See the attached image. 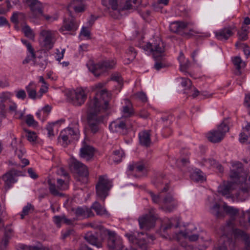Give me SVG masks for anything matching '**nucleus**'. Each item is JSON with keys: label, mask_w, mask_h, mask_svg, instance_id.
I'll list each match as a JSON object with an SVG mask.
<instances>
[{"label": "nucleus", "mask_w": 250, "mask_h": 250, "mask_svg": "<svg viewBox=\"0 0 250 250\" xmlns=\"http://www.w3.org/2000/svg\"><path fill=\"white\" fill-rule=\"evenodd\" d=\"M28 51L31 54V57L33 59L36 58V54L34 48L32 47L30 43L26 45Z\"/></svg>", "instance_id": "obj_53"}, {"label": "nucleus", "mask_w": 250, "mask_h": 250, "mask_svg": "<svg viewBox=\"0 0 250 250\" xmlns=\"http://www.w3.org/2000/svg\"><path fill=\"white\" fill-rule=\"evenodd\" d=\"M204 165L206 166H216V162L215 160L211 158L204 159L203 160Z\"/></svg>", "instance_id": "obj_46"}, {"label": "nucleus", "mask_w": 250, "mask_h": 250, "mask_svg": "<svg viewBox=\"0 0 250 250\" xmlns=\"http://www.w3.org/2000/svg\"><path fill=\"white\" fill-rule=\"evenodd\" d=\"M137 0H133V1H132L131 0H129L127 1L123 9L128 10L132 8V6L131 4V2H133L135 4L137 3Z\"/></svg>", "instance_id": "obj_52"}, {"label": "nucleus", "mask_w": 250, "mask_h": 250, "mask_svg": "<svg viewBox=\"0 0 250 250\" xmlns=\"http://www.w3.org/2000/svg\"><path fill=\"white\" fill-rule=\"evenodd\" d=\"M190 178L195 182H202L205 180L203 173L200 170L193 172L190 174Z\"/></svg>", "instance_id": "obj_32"}, {"label": "nucleus", "mask_w": 250, "mask_h": 250, "mask_svg": "<svg viewBox=\"0 0 250 250\" xmlns=\"http://www.w3.org/2000/svg\"><path fill=\"white\" fill-rule=\"evenodd\" d=\"M131 127V125L128 120L125 121H117L113 122L109 125V129L114 132H119L123 135H125L127 132V130Z\"/></svg>", "instance_id": "obj_9"}, {"label": "nucleus", "mask_w": 250, "mask_h": 250, "mask_svg": "<svg viewBox=\"0 0 250 250\" xmlns=\"http://www.w3.org/2000/svg\"><path fill=\"white\" fill-rule=\"evenodd\" d=\"M48 88V87L47 84H43L41 86L39 91L40 93H41V95L39 96V98L42 97L43 93H45L47 91Z\"/></svg>", "instance_id": "obj_58"}, {"label": "nucleus", "mask_w": 250, "mask_h": 250, "mask_svg": "<svg viewBox=\"0 0 250 250\" xmlns=\"http://www.w3.org/2000/svg\"><path fill=\"white\" fill-rule=\"evenodd\" d=\"M70 102L75 106H80L83 104L87 96L83 90L78 88L76 90L70 92L69 95Z\"/></svg>", "instance_id": "obj_8"}, {"label": "nucleus", "mask_w": 250, "mask_h": 250, "mask_svg": "<svg viewBox=\"0 0 250 250\" xmlns=\"http://www.w3.org/2000/svg\"><path fill=\"white\" fill-rule=\"evenodd\" d=\"M75 213L77 216L83 218H89L94 216V214L91 208L86 207L77 208L75 209Z\"/></svg>", "instance_id": "obj_21"}, {"label": "nucleus", "mask_w": 250, "mask_h": 250, "mask_svg": "<svg viewBox=\"0 0 250 250\" xmlns=\"http://www.w3.org/2000/svg\"><path fill=\"white\" fill-rule=\"evenodd\" d=\"M112 187V181L106 175H100L96 185L97 196L104 201Z\"/></svg>", "instance_id": "obj_2"}, {"label": "nucleus", "mask_w": 250, "mask_h": 250, "mask_svg": "<svg viewBox=\"0 0 250 250\" xmlns=\"http://www.w3.org/2000/svg\"><path fill=\"white\" fill-rule=\"evenodd\" d=\"M229 130L228 124L224 121L219 125L217 130H213L207 134L208 140L213 143L221 142L224 138L226 132Z\"/></svg>", "instance_id": "obj_3"}, {"label": "nucleus", "mask_w": 250, "mask_h": 250, "mask_svg": "<svg viewBox=\"0 0 250 250\" xmlns=\"http://www.w3.org/2000/svg\"><path fill=\"white\" fill-rule=\"evenodd\" d=\"M21 14V13L19 12L14 13L11 17V21L14 23H18L19 22L18 16Z\"/></svg>", "instance_id": "obj_50"}, {"label": "nucleus", "mask_w": 250, "mask_h": 250, "mask_svg": "<svg viewBox=\"0 0 250 250\" xmlns=\"http://www.w3.org/2000/svg\"><path fill=\"white\" fill-rule=\"evenodd\" d=\"M145 49L150 50L154 59L157 61L155 64L156 69L159 70L164 66L163 63L159 62L163 61L165 57V46L160 39L156 40L154 43H147Z\"/></svg>", "instance_id": "obj_1"}, {"label": "nucleus", "mask_w": 250, "mask_h": 250, "mask_svg": "<svg viewBox=\"0 0 250 250\" xmlns=\"http://www.w3.org/2000/svg\"><path fill=\"white\" fill-rule=\"evenodd\" d=\"M21 30L25 37L31 40L34 39L35 37V34L32 29L28 25H25L22 27Z\"/></svg>", "instance_id": "obj_34"}, {"label": "nucleus", "mask_w": 250, "mask_h": 250, "mask_svg": "<svg viewBox=\"0 0 250 250\" xmlns=\"http://www.w3.org/2000/svg\"><path fill=\"white\" fill-rule=\"evenodd\" d=\"M123 112L125 117H129L134 114L133 108L130 106H124L123 107Z\"/></svg>", "instance_id": "obj_38"}, {"label": "nucleus", "mask_w": 250, "mask_h": 250, "mask_svg": "<svg viewBox=\"0 0 250 250\" xmlns=\"http://www.w3.org/2000/svg\"><path fill=\"white\" fill-rule=\"evenodd\" d=\"M28 140L30 142H34L36 141L37 136L34 132L28 131L27 134Z\"/></svg>", "instance_id": "obj_47"}, {"label": "nucleus", "mask_w": 250, "mask_h": 250, "mask_svg": "<svg viewBox=\"0 0 250 250\" xmlns=\"http://www.w3.org/2000/svg\"><path fill=\"white\" fill-rule=\"evenodd\" d=\"M98 100L102 101V103L105 107L108 108V103L111 98V95L108 93L106 89L97 91L95 96Z\"/></svg>", "instance_id": "obj_17"}, {"label": "nucleus", "mask_w": 250, "mask_h": 250, "mask_svg": "<svg viewBox=\"0 0 250 250\" xmlns=\"http://www.w3.org/2000/svg\"><path fill=\"white\" fill-rule=\"evenodd\" d=\"M244 103L246 106L250 107V95L246 96Z\"/></svg>", "instance_id": "obj_64"}, {"label": "nucleus", "mask_w": 250, "mask_h": 250, "mask_svg": "<svg viewBox=\"0 0 250 250\" xmlns=\"http://www.w3.org/2000/svg\"><path fill=\"white\" fill-rule=\"evenodd\" d=\"M25 123L28 126H35L37 125V122L35 121L32 115L29 114L26 116Z\"/></svg>", "instance_id": "obj_40"}, {"label": "nucleus", "mask_w": 250, "mask_h": 250, "mask_svg": "<svg viewBox=\"0 0 250 250\" xmlns=\"http://www.w3.org/2000/svg\"><path fill=\"white\" fill-rule=\"evenodd\" d=\"M170 30L175 33H178L183 36L188 37L190 33L188 31H192L191 30H188V24L182 21H174L172 22L169 26Z\"/></svg>", "instance_id": "obj_10"}, {"label": "nucleus", "mask_w": 250, "mask_h": 250, "mask_svg": "<svg viewBox=\"0 0 250 250\" xmlns=\"http://www.w3.org/2000/svg\"><path fill=\"white\" fill-rule=\"evenodd\" d=\"M91 208L93 209L97 215H103L107 214L106 210L98 202H95L92 205Z\"/></svg>", "instance_id": "obj_29"}, {"label": "nucleus", "mask_w": 250, "mask_h": 250, "mask_svg": "<svg viewBox=\"0 0 250 250\" xmlns=\"http://www.w3.org/2000/svg\"><path fill=\"white\" fill-rule=\"evenodd\" d=\"M26 90L30 98L34 100L36 98L37 93L33 83H30L26 87Z\"/></svg>", "instance_id": "obj_33"}, {"label": "nucleus", "mask_w": 250, "mask_h": 250, "mask_svg": "<svg viewBox=\"0 0 250 250\" xmlns=\"http://www.w3.org/2000/svg\"><path fill=\"white\" fill-rule=\"evenodd\" d=\"M107 109L102 101L98 100L95 97L89 99L86 104V113L89 115L103 116L102 113Z\"/></svg>", "instance_id": "obj_4"}, {"label": "nucleus", "mask_w": 250, "mask_h": 250, "mask_svg": "<svg viewBox=\"0 0 250 250\" xmlns=\"http://www.w3.org/2000/svg\"><path fill=\"white\" fill-rule=\"evenodd\" d=\"M54 125V123L49 124L46 129L48 130V134L49 136H54L53 125Z\"/></svg>", "instance_id": "obj_57"}, {"label": "nucleus", "mask_w": 250, "mask_h": 250, "mask_svg": "<svg viewBox=\"0 0 250 250\" xmlns=\"http://www.w3.org/2000/svg\"><path fill=\"white\" fill-rule=\"evenodd\" d=\"M232 61L236 68L235 74L238 76L242 74L241 69L244 68L246 66L245 62L238 56L235 57Z\"/></svg>", "instance_id": "obj_26"}, {"label": "nucleus", "mask_w": 250, "mask_h": 250, "mask_svg": "<svg viewBox=\"0 0 250 250\" xmlns=\"http://www.w3.org/2000/svg\"><path fill=\"white\" fill-rule=\"evenodd\" d=\"M188 238L189 241H197L199 238V235L198 234H193L190 235H187L186 236Z\"/></svg>", "instance_id": "obj_62"}, {"label": "nucleus", "mask_w": 250, "mask_h": 250, "mask_svg": "<svg viewBox=\"0 0 250 250\" xmlns=\"http://www.w3.org/2000/svg\"><path fill=\"white\" fill-rule=\"evenodd\" d=\"M16 174L15 170H11L3 175L2 179L4 181L5 186L7 188H10L11 185L16 182L15 179Z\"/></svg>", "instance_id": "obj_23"}, {"label": "nucleus", "mask_w": 250, "mask_h": 250, "mask_svg": "<svg viewBox=\"0 0 250 250\" xmlns=\"http://www.w3.org/2000/svg\"><path fill=\"white\" fill-rule=\"evenodd\" d=\"M28 51L31 54V57L33 59L36 58V54L34 48L32 47L30 43L26 45Z\"/></svg>", "instance_id": "obj_54"}, {"label": "nucleus", "mask_w": 250, "mask_h": 250, "mask_svg": "<svg viewBox=\"0 0 250 250\" xmlns=\"http://www.w3.org/2000/svg\"><path fill=\"white\" fill-rule=\"evenodd\" d=\"M64 132L68 135V136L71 137L73 139L77 138V133L75 132L72 128L68 127L64 130Z\"/></svg>", "instance_id": "obj_42"}, {"label": "nucleus", "mask_w": 250, "mask_h": 250, "mask_svg": "<svg viewBox=\"0 0 250 250\" xmlns=\"http://www.w3.org/2000/svg\"><path fill=\"white\" fill-rule=\"evenodd\" d=\"M94 148L90 146H85L81 148L80 151V156L81 157L89 160L93 157L94 155Z\"/></svg>", "instance_id": "obj_24"}, {"label": "nucleus", "mask_w": 250, "mask_h": 250, "mask_svg": "<svg viewBox=\"0 0 250 250\" xmlns=\"http://www.w3.org/2000/svg\"><path fill=\"white\" fill-rule=\"evenodd\" d=\"M230 232L233 233L235 239H243L247 235L244 231L238 229H234L233 222L229 221L224 228V234L229 235Z\"/></svg>", "instance_id": "obj_14"}, {"label": "nucleus", "mask_w": 250, "mask_h": 250, "mask_svg": "<svg viewBox=\"0 0 250 250\" xmlns=\"http://www.w3.org/2000/svg\"><path fill=\"white\" fill-rule=\"evenodd\" d=\"M111 80L117 82L120 85H123V79L118 73L112 74L111 76Z\"/></svg>", "instance_id": "obj_44"}, {"label": "nucleus", "mask_w": 250, "mask_h": 250, "mask_svg": "<svg viewBox=\"0 0 250 250\" xmlns=\"http://www.w3.org/2000/svg\"><path fill=\"white\" fill-rule=\"evenodd\" d=\"M104 234H101L99 238L97 232L93 233L91 232H88L85 234L84 238L89 244L99 248L102 247V241L104 239Z\"/></svg>", "instance_id": "obj_15"}, {"label": "nucleus", "mask_w": 250, "mask_h": 250, "mask_svg": "<svg viewBox=\"0 0 250 250\" xmlns=\"http://www.w3.org/2000/svg\"><path fill=\"white\" fill-rule=\"evenodd\" d=\"M72 166L73 167L74 172L80 176L86 177L88 175L87 167L82 163L73 160Z\"/></svg>", "instance_id": "obj_16"}, {"label": "nucleus", "mask_w": 250, "mask_h": 250, "mask_svg": "<svg viewBox=\"0 0 250 250\" xmlns=\"http://www.w3.org/2000/svg\"><path fill=\"white\" fill-rule=\"evenodd\" d=\"M108 1L112 10H118V4L117 0H108Z\"/></svg>", "instance_id": "obj_48"}, {"label": "nucleus", "mask_w": 250, "mask_h": 250, "mask_svg": "<svg viewBox=\"0 0 250 250\" xmlns=\"http://www.w3.org/2000/svg\"><path fill=\"white\" fill-rule=\"evenodd\" d=\"M28 173L32 178L34 179H36L38 177V175L36 174V173L34 171V170L32 168H29L28 169Z\"/></svg>", "instance_id": "obj_56"}, {"label": "nucleus", "mask_w": 250, "mask_h": 250, "mask_svg": "<svg viewBox=\"0 0 250 250\" xmlns=\"http://www.w3.org/2000/svg\"><path fill=\"white\" fill-rule=\"evenodd\" d=\"M78 27V24L74 17L70 16L65 18L63 21V24L61 30L62 31H75Z\"/></svg>", "instance_id": "obj_19"}, {"label": "nucleus", "mask_w": 250, "mask_h": 250, "mask_svg": "<svg viewBox=\"0 0 250 250\" xmlns=\"http://www.w3.org/2000/svg\"><path fill=\"white\" fill-rule=\"evenodd\" d=\"M230 177L232 180H236L239 178V175L237 171L234 170H231L230 171Z\"/></svg>", "instance_id": "obj_60"}, {"label": "nucleus", "mask_w": 250, "mask_h": 250, "mask_svg": "<svg viewBox=\"0 0 250 250\" xmlns=\"http://www.w3.org/2000/svg\"><path fill=\"white\" fill-rule=\"evenodd\" d=\"M150 132L151 130H143L139 134L140 144L145 147H148L150 146Z\"/></svg>", "instance_id": "obj_20"}, {"label": "nucleus", "mask_w": 250, "mask_h": 250, "mask_svg": "<svg viewBox=\"0 0 250 250\" xmlns=\"http://www.w3.org/2000/svg\"><path fill=\"white\" fill-rule=\"evenodd\" d=\"M245 242L246 245L248 247V250H250V239L248 235H247L243 239Z\"/></svg>", "instance_id": "obj_63"}, {"label": "nucleus", "mask_w": 250, "mask_h": 250, "mask_svg": "<svg viewBox=\"0 0 250 250\" xmlns=\"http://www.w3.org/2000/svg\"><path fill=\"white\" fill-rule=\"evenodd\" d=\"M176 206V203H172L167 205H162L161 208L166 212H170L174 209Z\"/></svg>", "instance_id": "obj_41"}, {"label": "nucleus", "mask_w": 250, "mask_h": 250, "mask_svg": "<svg viewBox=\"0 0 250 250\" xmlns=\"http://www.w3.org/2000/svg\"><path fill=\"white\" fill-rule=\"evenodd\" d=\"M182 85L185 87V89H189L192 85L191 81L188 78H181L180 79Z\"/></svg>", "instance_id": "obj_39"}, {"label": "nucleus", "mask_w": 250, "mask_h": 250, "mask_svg": "<svg viewBox=\"0 0 250 250\" xmlns=\"http://www.w3.org/2000/svg\"><path fill=\"white\" fill-rule=\"evenodd\" d=\"M34 209V207L31 204H28L27 206L24 207L23 208L22 211L24 214H28L31 210Z\"/></svg>", "instance_id": "obj_49"}, {"label": "nucleus", "mask_w": 250, "mask_h": 250, "mask_svg": "<svg viewBox=\"0 0 250 250\" xmlns=\"http://www.w3.org/2000/svg\"><path fill=\"white\" fill-rule=\"evenodd\" d=\"M157 216L155 215L154 210L151 209L148 214H146L140 217L139 223L140 228L148 230L155 226Z\"/></svg>", "instance_id": "obj_5"}, {"label": "nucleus", "mask_w": 250, "mask_h": 250, "mask_svg": "<svg viewBox=\"0 0 250 250\" xmlns=\"http://www.w3.org/2000/svg\"><path fill=\"white\" fill-rule=\"evenodd\" d=\"M162 203V205H167L175 203L173 197L170 194H167L164 198Z\"/></svg>", "instance_id": "obj_43"}, {"label": "nucleus", "mask_w": 250, "mask_h": 250, "mask_svg": "<svg viewBox=\"0 0 250 250\" xmlns=\"http://www.w3.org/2000/svg\"><path fill=\"white\" fill-rule=\"evenodd\" d=\"M224 210L225 212L230 215L231 221L232 222L235 219V216L239 213V209L232 207L227 206L226 204L223 206Z\"/></svg>", "instance_id": "obj_28"}, {"label": "nucleus", "mask_w": 250, "mask_h": 250, "mask_svg": "<svg viewBox=\"0 0 250 250\" xmlns=\"http://www.w3.org/2000/svg\"><path fill=\"white\" fill-rule=\"evenodd\" d=\"M32 12L34 18L38 19L43 16V6L38 0H25Z\"/></svg>", "instance_id": "obj_12"}, {"label": "nucleus", "mask_w": 250, "mask_h": 250, "mask_svg": "<svg viewBox=\"0 0 250 250\" xmlns=\"http://www.w3.org/2000/svg\"><path fill=\"white\" fill-rule=\"evenodd\" d=\"M116 62L114 60L106 61L102 63L91 65L89 69L96 77H99L101 74L106 70L113 68Z\"/></svg>", "instance_id": "obj_6"}, {"label": "nucleus", "mask_w": 250, "mask_h": 250, "mask_svg": "<svg viewBox=\"0 0 250 250\" xmlns=\"http://www.w3.org/2000/svg\"><path fill=\"white\" fill-rule=\"evenodd\" d=\"M135 96L143 102H146L147 101L146 95L144 92L137 93L135 94Z\"/></svg>", "instance_id": "obj_51"}, {"label": "nucleus", "mask_w": 250, "mask_h": 250, "mask_svg": "<svg viewBox=\"0 0 250 250\" xmlns=\"http://www.w3.org/2000/svg\"><path fill=\"white\" fill-rule=\"evenodd\" d=\"M54 221L55 224L60 227V223L62 222V216H55L54 217Z\"/></svg>", "instance_id": "obj_61"}, {"label": "nucleus", "mask_w": 250, "mask_h": 250, "mask_svg": "<svg viewBox=\"0 0 250 250\" xmlns=\"http://www.w3.org/2000/svg\"><path fill=\"white\" fill-rule=\"evenodd\" d=\"M180 219L178 217L172 218L169 220V222L167 224L162 226L161 229L163 232H167L168 229H170L172 226H174L176 228H178L180 224Z\"/></svg>", "instance_id": "obj_27"}, {"label": "nucleus", "mask_w": 250, "mask_h": 250, "mask_svg": "<svg viewBox=\"0 0 250 250\" xmlns=\"http://www.w3.org/2000/svg\"><path fill=\"white\" fill-rule=\"evenodd\" d=\"M179 61L180 63V70L184 72L186 71L189 67V62L188 60L186 59L182 52L180 53Z\"/></svg>", "instance_id": "obj_30"}, {"label": "nucleus", "mask_w": 250, "mask_h": 250, "mask_svg": "<svg viewBox=\"0 0 250 250\" xmlns=\"http://www.w3.org/2000/svg\"><path fill=\"white\" fill-rule=\"evenodd\" d=\"M114 161L116 163L120 162L124 155V152L123 150L119 149L114 151Z\"/></svg>", "instance_id": "obj_37"}, {"label": "nucleus", "mask_w": 250, "mask_h": 250, "mask_svg": "<svg viewBox=\"0 0 250 250\" xmlns=\"http://www.w3.org/2000/svg\"><path fill=\"white\" fill-rule=\"evenodd\" d=\"M232 28L230 27L224 28L216 33V37L220 40H227L232 35Z\"/></svg>", "instance_id": "obj_25"}, {"label": "nucleus", "mask_w": 250, "mask_h": 250, "mask_svg": "<svg viewBox=\"0 0 250 250\" xmlns=\"http://www.w3.org/2000/svg\"><path fill=\"white\" fill-rule=\"evenodd\" d=\"M250 190V187H242L237 194V197L241 200H245L249 196Z\"/></svg>", "instance_id": "obj_31"}, {"label": "nucleus", "mask_w": 250, "mask_h": 250, "mask_svg": "<svg viewBox=\"0 0 250 250\" xmlns=\"http://www.w3.org/2000/svg\"><path fill=\"white\" fill-rule=\"evenodd\" d=\"M26 96L25 92L23 90L18 91L16 94V96L19 99H24Z\"/></svg>", "instance_id": "obj_55"}, {"label": "nucleus", "mask_w": 250, "mask_h": 250, "mask_svg": "<svg viewBox=\"0 0 250 250\" xmlns=\"http://www.w3.org/2000/svg\"><path fill=\"white\" fill-rule=\"evenodd\" d=\"M152 201L155 203H158L160 200V196L159 195H155L153 193H150Z\"/></svg>", "instance_id": "obj_59"}, {"label": "nucleus", "mask_w": 250, "mask_h": 250, "mask_svg": "<svg viewBox=\"0 0 250 250\" xmlns=\"http://www.w3.org/2000/svg\"><path fill=\"white\" fill-rule=\"evenodd\" d=\"M103 116L87 115V124L89 129L94 134L99 129V124L103 122Z\"/></svg>", "instance_id": "obj_13"}, {"label": "nucleus", "mask_w": 250, "mask_h": 250, "mask_svg": "<svg viewBox=\"0 0 250 250\" xmlns=\"http://www.w3.org/2000/svg\"><path fill=\"white\" fill-rule=\"evenodd\" d=\"M85 7L86 5L83 0H73L68 5L69 8L73 9L76 13L83 12Z\"/></svg>", "instance_id": "obj_22"}, {"label": "nucleus", "mask_w": 250, "mask_h": 250, "mask_svg": "<svg viewBox=\"0 0 250 250\" xmlns=\"http://www.w3.org/2000/svg\"><path fill=\"white\" fill-rule=\"evenodd\" d=\"M48 184L49 186V189L50 193L54 196H62L63 194L60 193L56 188L55 184L51 183V180H48Z\"/></svg>", "instance_id": "obj_35"}, {"label": "nucleus", "mask_w": 250, "mask_h": 250, "mask_svg": "<svg viewBox=\"0 0 250 250\" xmlns=\"http://www.w3.org/2000/svg\"><path fill=\"white\" fill-rule=\"evenodd\" d=\"M104 234L108 235L107 246L110 250H120L123 248L121 240L116 238L115 232L105 230Z\"/></svg>", "instance_id": "obj_11"}, {"label": "nucleus", "mask_w": 250, "mask_h": 250, "mask_svg": "<svg viewBox=\"0 0 250 250\" xmlns=\"http://www.w3.org/2000/svg\"><path fill=\"white\" fill-rule=\"evenodd\" d=\"M237 187L236 182H224L222 186H220L219 192L223 195H229L233 190H234Z\"/></svg>", "instance_id": "obj_18"}, {"label": "nucleus", "mask_w": 250, "mask_h": 250, "mask_svg": "<svg viewBox=\"0 0 250 250\" xmlns=\"http://www.w3.org/2000/svg\"><path fill=\"white\" fill-rule=\"evenodd\" d=\"M80 35L87 39H90V32L87 27H83L81 31Z\"/></svg>", "instance_id": "obj_45"}, {"label": "nucleus", "mask_w": 250, "mask_h": 250, "mask_svg": "<svg viewBox=\"0 0 250 250\" xmlns=\"http://www.w3.org/2000/svg\"><path fill=\"white\" fill-rule=\"evenodd\" d=\"M249 27L243 26L241 30L238 32L239 39L241 41H245L248 39V30Z\"/></svg>", "instance_id": "obj_36"}, {"label": "nucleus", "mask_w": 250, "mask_h": 250, "mask_svg": "<svg viewBox=\"0 0 250 250\" xmlns=\"http://www.w3.org/2000/svg\"><path fill=\"white\" fill-rule=\"evenodd\" d=\"M41 44L46 50L51 49L54 43V34L50 30H42L40 34Z\"/></svg>", "instance_id": "obj_7"}]
</instances>
